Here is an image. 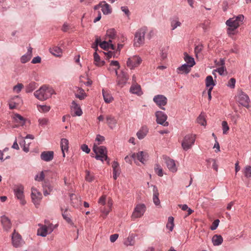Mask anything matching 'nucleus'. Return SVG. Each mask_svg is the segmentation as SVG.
<instances>
[{
  "label": "nucleus",
  "mask_w": 251,
  "mask_h": 251,
  "mask_svg": "<svg viewBox=\"0 0 251 251\" xmlns=\"http://www.w3.org/2000/svg\"><path fill=\"white\" fill-rule=\"evenodd\" d=\"M102 95L104 101L106 103H110L113 100L112 96L103 89L102 90Z\"/></svg>",
  "instance_id": "42"
},
{
  "label": "nucleus",
  "mask_w": 251,
  "mask_h": 251,
  "mask_svg": "<svg viewBox=\"0 0 251 251\" xmlns=\"http://www.w3.org/2000/svg\"><path fill=\"white\" fill-rule=\"evenodd\" d=\"M215 63L217 66H221V67H225V59L223 58H220L219 61H217L216 60L215 61Z\"/></svg>",
  "instance_id": "62"
},
{
  "label": "nucleus",
  "mask_w": 251,
  "mask_h": 251,
  "mask_svg": "<svg viewBox=\"0 0 251 251\" xmlns=\"http://www.w3.org/2000/svg\"><path fill=\"white\" fill-rule=\"evenodd\" d=\"M226 71V69H225V67H219L213 71V74L214 75V72H218L220 75H224V71Z\"/></svg>",
  "instance_id": "58"
},
{
  "label": "nucleus",
  "mask_w": 251,
  "mask_h": 251,
  "mask_svg": "<svg viewBox=\"0 0 251 251\" xmlns=\"http://www.w3.org/2000/svg\"><path fill=\"white\" fill-rule=\"evenodd\" d=\"M155 115L156 118V121L158 124L162 125L164 126H169V123L166 122L168 117L163 112L157 111L155 112Z\"/></svg>",
  "instance_id": "8"
},
{
  "label": "nucleus",
  "mask_w": 251,
  "mask_h": 251,
  "mask_svg": "<svg viewBox=\"0 0 251 251\" xmlns=\"http://www.w3.org/2000/svg\"><path fill=\"white\" fill-rule=\"evenodd\" d=\"M43 187V193L45 196L49 195L52 190V187L50 184L44 185Z\"/></svg>",
  "instance_id": "44"
},
{
  "label": "nucleus",
  "mask_w": 251,
  "mask_h": 251,
  "mask_svg": "<svg viewBox=\"0 0 251 251\" xmlns=\"http://www.w3.org/2000/svg\"><path fill=\"white\" fill-rule=\"evenodd\" d=\"M24 186L22 185H16L14 188V194L17 199L21 201V203L24 205L25 201L24 200Z\"/></svg>",
  "instance_id": "7"
},
{
  "label": "nucleus",
  "mask_w": 251,
  "mask_h": 251,
  "mask_svg": "<svg viewBox=\"0 0 251 251\" xmlns=\"http://www.w3.org/2000/svg\"><path fill=\"white\" fill-rule=\"evenodd\" d=\"M15 122L18 124V126H23L25 125L26 119H25L23 116L19 114H15L13 117Z\"/></svg>",
  "instance_id": "21"
},
{
  "label": "nucleus",
  "mask_w": 251,
  "mask_h": 251,
  "mask_svg": "<svg viewBox=\"0 0 251 251\" xmlns=\"http://www.w3.org/2000/svg\"><path fill=\"white\" fill-rule=\"evenodd\" d=\"M70 200L72 201V205L74 207H77L79 205V200L77 198L76 196L74 194H71L70 195Z\"/></svg>",
  "instance_id": "38"
},
{
  "label": "nucleus",
  "mask_w": 251,
  "mask_h": 251,
  "mask_svg": "<svg viewBox=\"0 0 251 251\" xmlns=\"http://www.w3.org/2000/svg\"><path fill=\"white\" fill-rule=\"evenodd\" d=\"M45 178L44 171L40 172L39 175H36L35 176V180L38 181H42Z\"/></svg>",
  "instance_id": "52"
},
{
  "label": "nucleus",
  "mask_w": 251,
  "mask_h": 251,
  "mask_svg": "<svg viewBox=\"0 0 251 251\" xmlns=\"http://www.w3.org/2000/svg\"><path fill=\"white\" fill-rule=\"evenodd\" d=\"M142 59L138 56H134L131 58H129L126 62L127 67L131 69L139 66L142 62Z\"/></svg>",
  "instance_id": "12"
},
{
  "label": "nucleus",
  "mask_w": 251,
  "mask_h": 251,
  "mask_svg": "<svg viewBox=\"0 0 251 251\" xmlns=\"http://www.w3.org/2000/svg\"><path fill=\"white\" fill-rule=\"evenodd\" d=\"M48 229L47 226H42L37 230V235L42 236L46 237L48 234Z\"/></svg>",
  "instance_id": "32"
},
{
  "label": "nucleus",
  "mask_w": 251,
  "mask_h": 251,
  "mask_svg": "<svg viewBox=\"0 0 251 251\" xmlns=\"http://www.w3.org/2000/svg\"><path fill=\"white\" fill-rule=\"evenodd\" d=\"M86 173V176H85V179L86 181L88 182H92L94 179V176L91 174L89 171L86 170L85 171Z\"/></svg>",
  "instance_id": "48"
},
{
  "label": "nucleus",
  "mask_w": 251,
  "mask_h": 251,
  "mask_svg": "<svg viewBox=\"0 0 251 251\" xmlns=\"http://www.w3.org/2000/svg\"><path fill=\"white\" fill-rule=\"evenodd\" d=\"M205 84L206 87L208 88L210 87H212V89L213 88V86L215 85V84L213 81V79L212 76L208 75L206 77Z\"/></svg>",
  "instance_id": "36"
},
{
  "label": "nucleus",
  "mask_w": 251,
  "mask_h": 251,
  "mask_svg": "<svg viewBox=\"0 0 251 251\" xmlns=\"http://www.w3.org/2000/svg\"><path fill=\"white\" fill-rule=\"evenodd\" d=\"M24 87V85L22 83H18L16 85L14 86L13 87V90L15 91L17 93H19L22 88Z\"/></svg>",
  "instance_id": "53"
},
{
  "label": "nucleus",
  "mask_w": 251,
  "mask_h": 251,
  "mask_svg": "<svg viewBox=\"0 0 251 251\" xmlns=\"http://www.w3.org/2000/svg\"><path fill=\"white\" fill-rule=\"evenodd\" d=\"M206 161L207 162H210L211 161H212L213 162V165H212V167L216 171H218V165H217V164L216 163V160L215 159H212V158H210V159H208L206 160Z\"/></svg>",
  "instance_id": "56"
},
{
  "label": "nucleus",
  "mask_w": 251,
  "mask_h": 251,
  "mask_svg": "<svg viewBox=\"0 0 251 251\" xmlns=\"http://www.w3.org/2000/svg\"><path fill=\"white\" fill-rule=\"evenodd\" d=\"M107 201V200L106 201V196L105 195H103L100 198L99 200V203L101 204L102 205L101 206H104L106 204Z\"/></svg>",
  "instance_id": "54"
},
{
  "label": "nucleus",
  "mask_w": 251,
  "mask_h": 251,
  "mask_svg": "<svg viewBox=\"0 0 251 251\" xmlns=\"http://www.w3.org/2000/svg\"><path fill=\"white\" fill-rule=\"evenodd\" d=\"M238 102L243 106L247 108L249 107L250 99L248 96L245 94L242 90L238 91L237 95Z\"/></svg>",
  "instance_id": "6"
},
{
  "label": "nucleus",
  "mask_w": 251,
  "mask_h": 251,
  "mask_svg": "<svg viewBox=\"0 0 251 251\" xmlns=\"http://www.w3.org/2000/svg\"><path fill=\"white\" fill-rule=\"evenodd\" d=\"M196 140L195 135L189 134L185 135L181 142L183 149L186 151L192 148Z\"/></svg>",
  "instance_id": "5"
},
{
  "label": "nucleus",
  "mask_w": 251,
  "mask_h": 251,
  "mask_svg": "<svg viewBox=\"0 0 251 251\" xmlns=\"http://www.w3.org/2000/svg\"><path fill=\"white\" fill-rule=\"evenodd\" d=\"M39 126L45 127L48 125L49 122V119L46 118H42L38 119Z\"/></svg>",
  "instance_id": "45"
},
{
  "label": "nucleus",
  "mask_w": 251,
  "mask_h": 251,
  "mask_svg": "<svg viewBox=\"0 0 251 251\" xmlns=\"http://www.w3.org/2000/svg\"><path fill=\"white\" fill-rule=\"evenodd\" d=\"M191 71V67L188 64H184L177 68L176 72L178 74H188Z\"/></svg>",
  "instance_id": "27"
},
{
  "label": "nucleus",
  "mask_w": 251,
  "mask_h": 251,
  "mask_svg": "<svg viewBox=\"0 0 251 251\" xmlns=\"http://www.w3.org/2000/svg\"><path fill=\"white\" fill-rule=\"evenodd\" d=\"M223 237L220 235L215 234L212 238V242L214 246H219L223 242Z\"/></svg>",
  "instance_id": "31"
},
{
  "label": "nucleus",
  "mask_w": 251,
  "mask_h": 251,
  "mask_svg": "<svg viewBox=\"0 0 251 251\" xmlns=\"http://www.w3.org/2000/svg\"><path fill=\"white\" fill-rule=\"evenodd\" d=\"M54 93L55 92L51 87L43 85L39 90L36 91L34 95L38 100H45L50 98Z\"/></svg>",
  "instance_id": "2"
},
{
  "label": "nucleus",
  "mask_w": 251,
  "mask_h": 251,
  "mask_svg": "<svg viewBox=\"0 0 251 251\" xmlns=\"http://www.w3.org/2000/svg\"><path fill=\"white\" fill-rule=\"evenodd\" d=\"M69 145V141L66 138H62L60 142V146L61 148V151L63 154V156L65 157V151H68Z\"/></svg>",
  "instance_id": "28"
},
{
  "label": "nucleus",
  "mask_w": 251,
  "mask_h": 251,
  "mask_svg": "<svg viewBox=\"0 0 251 251\" xmlns=\"http://www.w3.org/2000/svg\"><path fill=\"white\" fill-rule=\"evenodd\" d=\"M107 124L111 129L114 128L117 124V120L112 115H107L106 117Z\"/></svg>",
  "instance_id": "25"
},
{
  "label": "nucleus",
  "mask_w": 251,
  "mask_h": 251,
  "mask_svg": "<svg viewBox=\"0 0 251 251\" xmlns=\"http://www.w3.org/2000/svg\"><path fill=\"white\" fill-rule=\"evenodd\" d=\"M154 170L156 174L159 176H162L163 175V170L158 164H155Z\"/></svg>",
  "instance_id": "46"
},
{
  "label": "nucleus",
  "mask_w": 251,
  "mask_h": 251,
  "mask_svg": "<svg viewBox=\"0 0 251 251\" xmlns=\"http://www.w3.org/2000/svg\"><path fill=\"white\" fill-rule=\"evenodd\" d=\"M153 100L161 109L165 110L163 106L167 104L168 100L165 96L162 95H156L154 97Z\"/></svg>",
  "instance_id": "10"
},
{
  "label": "nucleus",
  "mask_w": 251,
  "mask_h": 251,
  "mask_svg": "<svg viewBox=\"0 0 251 251\" xmlns=\"http://www.w3.org/2000/svg\"><path fill=\"white\" fill-rule=\"evenodd\" d=\"M50 52L55 56H60L62 54V50L58 47H54L50 49Z\"/></svg>",
  "instance_id": "33"
},
{
  "label": "nucleus",
  "mask_w": 251,
  "mask_h": 251,
  "mask_svg": "<svg viewBox=\"0 0 251 251\" xmlns=\"http://www.w3.org/2000/svg\"><path fill=\"white\" fill-rule=\"evenodd\" d=\"M149 131L148 127L146 126H143L137 132V136L139 139H143L147 134Z\"/></svg>",
  "instance_id": "24"
},
{
  "label": "nucleus",
  "mask_w": 251,
  "mask_h": 251,
  "mask_svg": "<svg viewBox=\"0 0 251 251\" xmlns=\"http://www.w3.org/2000/svg\"><path fill=\"white\" fill-rule=\"evenodd\" d=\"M128 79L127 74L124 71H122L121 74L118 75L117 83L118 85H124L126 83Z\"/></svg>",
  "instance_id": "19"
},
{
  "label": "nucleus",
  "mask_w": 251,
  "mask_h": 251,
  "mask_svg": "<svg viewBox=\"0 0 251 251\" xmlns=\"http://www.w3.org/2000/svg\"><path fill=\"white\" fill-rule=\"evenodd\" d=\"M75 89L77 92V93L75 94L76 98L79 99L80 100H83L87 97V95L83 89L78 87H75Z\"/></svg>",
  "instance_id": "26"
},
{
  "label": "nucleus",
  "mask_w": 251,
  "mask_h": 251,
  "mask_svg": "<svg viewBox=\"0 0 251 251\" xmlns=\"http://www.w3.org/2000/svg\"><path fill=\"white\" fill-rule=\"evenodd\" d=\"M53 154L54 153L52 151H45L41 153V158L45 161L49 162L52 160Z\"/></svg>",
  "instance_id": "18"
},
{
  "label": "nucleus",
  "mask_w": 251,
  "mask_h": 251,
  "mask_svg": "<svg viewBox=\"0 0 251 251\" xmlns=\"http://www.w3.org/2000/svg\"><path fill=\"white\" fill-rule=\"evenodd\" d=\"M41 61V58L40 56H37L36 57H34L31 63L33 64L39 63Z\"/></svg>",
  "instance_id": "64"
},
{
  "label": "nucleus",
  "mask_w": 251,
  "mask_h": 251,
  "mask_svg": "<svg viewBox=\"0 0 251 251\" xmlns=\"http://www.w3.org/2000/svg\"><path fill=\"white\" fill-rule=\"evenodd\" d=\"M94 59L95 64L97 66H101L105 63L104 61L100 60V56L97 52H95L94 53Z\"/></svg>",
  "instance_id": "37"
},
{
  "label": "nucleus",
  "mask_w": 251,
  "mask_h": 251,
  "mask_svg": "<svg viewBox=\"0 0 251 251\" xmlns=\"http://www.w3.org/2000/svg\"><path fill=\"white\" fill-rule=\"evenodd\" d=\"M148 157V153L143 151H139L136 154L134 153L131 155V157L133 159H135L136 157L137 159L143 164H145Z\"/></svg>",
  "instance_id": "16"
},
{
  "label": "nucleus",
  "mask_w": 251,
  "mask_h": 251,
  "mask_svg": "<svg viewBox=\"0 0 251 251\" xmlns=\"http://www.w3.org/2000/svg\"><path fill=\"white\" fill-rule=\"evenodd\" d=\"M32 48L30 47H28L27 51L26 54H24L21 57V62L22 63H25L28 62L32 57Z\"/></svg>",
  "instance_id": "22"
},
{
  "label": "nucleus",
  "mask_w": 251,
  "mask_h": 251,
  "mask_svg": "<svg viewBox=\"0 0 251 251\" xmlns=\"http://www.w3.org/2000/svg\"><path fill=\"white\" fill-rule=\"evenodd\" d=\"M12 241L13 246L15 248L21 247L24 243L21 236L16 232V230H14L12 234Z\"/></svg>",
  "instance_id": "13"
},
{
  "label": "nucleus",
  "mask_w": 251,
  "mask_h": 251,
  "mask_svg": "<svg viewBox=\"0 0 251 251\" xmlns=\"http://www.w3.org/2000/svg\"><path fill=\"white\" fill-rule=\"evenodd\" d=\"M100 38L99 37L97 36L95 43L92 46V48L95 49V52H97L98 50V45H99L100 42Z\"/></svg>",
  "instance_id": "55"
},
{
  "label": "nucleus",
  "mask_w": 251,
  "mask_h": 251,
  "mask_svg": "<svg viewBox=\"0 0 251 251\" xmlns=\"http://www.w3.org/2000/svg\"><path fill=\"white\" fill-rule=\"evenodd\" d=\"M146 206L144 204H138L134 208L132 214V218H138L142 217L146 211Z\"/></svg>",
  "instance_id": "9"
},
{
  "label": "nucleus",
  "mask_w": 251,
  "mask_h": 251,
  "mask_svg": "<svg viewBox=\"0 0 251 251\" xmlns=\"http://www.w3.org/2000/svg\"><path fill=\"white\" fill-rule=\"evenodd\" d=\"M184 59L186 62V64H188L191 68L195 64V61L193 57L189 56L186 52H184Z\"/></svg>",
  "instance_id": "30"
},
{
  "label": "nucleus",
  "mask_w": 251,
  "mask_h": 251,
  "mask_svg": "<svg viewBox=\"0 0 251 251\" xmlns=\"http://www.w3.org/2000/svg\"><path fill=\"white\" fill-rule=\"evenodd\" d=\"M153 187V201L156 205H159L160 204V201L158 198L159 193L158 189L155 185H151Z\"/></svg>",
  "instance_id": "23"
},
{
  "label": "nucleus",
  "mask_w": 251,
  "mask_h": 251,
  "mask_svg": "<svg viewBox=\"0 0 251 251\" xmlns=\"http://www.w3.org/2000/svg\"><path fill=\"white\" fill-rule=\"evenodd\" d=\"M82 110L79 106L75 101L72 102V113L73 116H80L82 115Z\"/></svg>",
  "instance_id": "20"
},
{
  "label": "nucleus",
  "mask_w": 251,
  "mask_h": 251,
  "mask_svg": "<svg viewBox=\"0 0 251 251\" xmlns=\"http://www.w3.org/2000/svg\"><path fill=\"white\" fill-rule=\"evenodd\" d=\"M163 158L165 161L167 168L170 171L173 173L177 171V168L174 159L170 158L166 155H163Z\"/></svg>",
  "instance_id": "14"
},
{
  "label": "nucleus",
  "mask_w": 251,
  "mask_h": 251,
  "mask_svg": "<svg viewBox=\"0 0 251 251\" xmlns=\"http://www.w3.org/2000/svg\"><path fill=\"white\" fill-rule=\"evenodd\" d=\"M236 82V80L234 78H231L228 82L227 86L234 88L235 87V84Z\"/></svg>",
  "instance_id": "59"
},
{
  "label": "nucleus",
  "mask_w": 251,
  "mask_h": 251,
  "mask_svg": "<svg viewBox=\"0 0 251 251\" xmlns=\"http://www.w3.org/2000/svg\"><path fill=\"white\" fill-rule=\"evenodd\" d=\"M93 151L96 153L95 157L97 160H100L102 162L103 161L104 159L105 160H109L107 155V151L105 147L103 146L98 147L94 144ZM108 163H109V161H108Z\"/></svg>",
  "instance_id": "3"
},
{
  "label": "nucleus",
  "mask_w": 251,
  "mask_h": 251,
  "mask_svg": "<svg viewBox=\"0 0 251 251\" xmlns=\"http://www.w3.org/2000/svg\"><path fill=\"white\" fill-rule=\"evenodd\" d=\"M37 88V84L35 82L29 83L25 87L26 93H30Z\"/></svg>",
  "instance_id": "39"
},
{
  "label": "nucleus",
  "mask_w": 251,
  "mask_h": 251,
  "mask_svg": "<svg viewBox=\"0 0 251 251\" xmlns=\"http://www.w3.org/2000/svg\"><path fill=\"white\" fill-rule=\"evenodd\" d=\"M106 36L109 38V40H111L112 42V40L115 39L116 37L115 29L114 28H110L107 30L106 31Z\"/></svg>",
  "instance_id": "34"
},
{
  "label": "nucleus",
  "mask_w": 251,
  "mask_h": 251,
  "mask_svg": "<svg viewBox=\"0 0 251 251\" xmlns=\"http://www.w3.org/2000/svg\"><path fill=\"white\" fill-rule=\"evenodd\" d=\"M222 125L223 130V134H226L227 131L229 130V127L228 126L227 123L226 121H223Z\"/></svg>",
  "instance_id": "57"
},
{
  "label": "nucleus",
  "mask_w": 251,
  "mask_h": 251,
  "mask_svg": "<svg viewBox=\"0 0 251 251\" xmlns=\"http://www.w3.org/2000/svg\"><path fill=\"white\" fill-rule=\"evenodd\" d=\"M181 25V23L178 20L177 18L176 20H174L171 22V26L172 27V30L175 29L177 26H179Z\"/></svg>",
  "instance_id": "51"
},
{
  "label": "nucleus",
  "mask_w": 251,
  "mask_h": 251,
  "mask_svg": "<svg viewBox=\"0 0 251 251\" xmlns=\"http://www.w3.org/2000/svg\"><path fill=\"white\" fill-rule=\"evenodd\" d=\"M113 205L112 200L109 198L107 200L106 204L100 207V210L102 213V217L105 218L111 210L112 206Z\"/></svg>",
  "instance_id": "15"
},
{
  "label": "nucleus",
  "mask_w": 251,
  "mask_h": 251,
  "mask_svg": "<svg viewBox=\"0 0 251 251\" xmlns=\"http://www.w3.org/2000/svg\"><path fill=\"white\" fill-rule=\"evenodd\" d=\"M102 5L101 6V11L103 14L108 15L111 13L112 10L110 5L105 1H102Z\"/></svg>",
  "instance_id": "29"
},
{
  "label": "nucleus",
  "mask_w": 251,
  "mask_h": 251,
  "mask_svg": "<svg viewBox=\"0 0 251 251\" xmlns=\"http://www.w3.org/2000/svg\"><path fill=\"white\" fill-rule=\"evenodd\" d=\"M168 47H165L162 48L161 50L160 56L162 59H165L167 57Z\"/></svg>",
  "instance_id": "49"
},
{
  "label": "nucleus",
  "mask_w": 251,
  "mask_h": 251,
  "mask_svg": "<svg viewBox=\"0 0 251 251\" xmlns=\"http://www.w3.org/2000/svg\"><path fill=\"white\" fill-rule=\"evenodd\" d=\"M219 222H220L219 220H218V219L215 220L213 222L212 225L210 227V229L212 230H214L216 229L219 225Z\"/></svg>",
  "instance_id": "60"
},
{
  "label": "nucleus",
  "mask_w": 251,
  "mask_h": 251,
  "mask_svg": "<svg viewBox=\"0 0 251 251\" xmlns=\"http://www.w3.org/2000/svg\"><path fill=\"white\" fill-rule=\"evenodd\" d=\"M147 27H143L138 30L135 34L134 39V45L135 47H139L143 44L145 41V35L146 33Z\"/></svg>",
  "instance_id": "4"
},
{
  "label": "nucleus",
  "mask_w": 251,
  "mask_h": 251,
  "mask_svg": "<svg viewBox=\"0 0 251 251\" xmlns=\"http://www.w3.org/2000/svg\"><path fill=\"white\" fill-rule=\"evenodd\" d=\"M81 149L82 150V151L85 152L87 153H88L90 151V149L88 148V146L86 144H83L81 146Z\"/></svg>",
  "instance_id": "63"
},
{
  "label": "nucleus",
  "mask_w": 251,
  "mask_h": 251,
  "mask_svg": "<svg viewBox=\"0 0 251 251\" xmlns=\"http://www.w3.org/2000/svg\"><path fill=\"white\" fill-rule=\"evenodd\" d=\"M197 122L201 126H205L206 125V121L205 117L202 113H201L197 119Z\"/></svg>",
  "instance_id": "41"
},
{
  "label": "nucleus",
  "mask_w": 251,
  "mask_h": 251,
  "mask_svg": "<svg viewBox=\"0 0 251 251\" xmlns=\"http://www.w3.org/2000/svg\"><path fill=\"white\" fill-rule=\"evenodd\" d=\"M130 91L133 94L140 95L141 92V87L139 85H132L130 89Z\"/></svg>",
  "instance_id": "40"
},
{
  "label": "nucleus",
  "mask_w": 251,
  "mask_h": 251,
  "mask_svg": "<svg viewBox=\"0 0 251 251\" xmlns=\"http://www.w3.org/2000/svg\"><path fill=\"white\" fill-rule=\"evenodd\" d=\"M134 238L135 236L133 234H129L126 240L124 242L125 245L126 246L134 245L135 243Z\"/></svg>",
  "instance_id": "35"
},
{
  "label": "nucleus",
  "mask_w": 251,
  "mask_h": 251,
  "mask_svg": "<svg viewBox=\"0 0 251 251\" xmlns=\"http://www.w3.org/2000/svg\"><path fill=\"white\" fill-rule=\"evenodd\" d=\"M109 43H112L111 40H108V41H104L101 42L100 41L99 46L104 50H107L109 48Z\"/></svg>",
  "instance_id": "43"
},
{
  "label": "nucleus",
  "mask_w": 251,
  "mask_h": 251,
  "mask_svg": "<svg viewBox=\"0 0 251 251\" xmlns=\"http://www.w3.org/2000/svg\"><path fill=\"white\" fill-rule=\"evenodd\" d=\"M63 218L66 221V222L69 224H73V223L72 221V220L69 217V214L67 212V209H66L65 211L62 213V214Z\"/></svg>",
  "instance_id": "47"
},
{
  "label": "nucleus",
  "mask_w": 251,
  "mask_h": 251,
  "mask_svg": "<svg viewBox=\"0 0 251 251\" xmlns=\"http://www.w3.org/2000/svg\"><path fill=\"white\" fill-rule=\"evenodd\" d=\"M244 174L246 177H251V166H247L244 169Z\"/></svg>",
  "instance_id": "50"
},
{
  "label": "nucleus",
  "mask_w": 251,
  "mask_h": 251,
  "mask_svg": "<svg viewBox=\"0 0 251 251\" xmlns=\"http://www.w3.org/2000/svg\"><path fill=\"white\" fill-rule=\"evenodd\" d=\"M1 222L3 229L5 231H8L11 227V223L10 219L5 216L1 217Z\"/></svg>",
  "instance_id": "17"
},
{
  "label": "nucleus",
  "mask_w": 251,
  "mask_h": 251,
  "mask_svg": "<svg viewBox=\"0 0 251 251\" xmlns=\"http://www.w3.org/2000/svg\"><path fill=\"white\" fill-rule=\"evenodd\" d=\"M244 20V16L242 14L234 16L227 20L226 23V25L228 26L227 34L229 35L235 34L236 29L243 24Z\"/></svg>",
  "instance_id": "1"
},
{
  "label": "nucleus",
  "mask_w": 251,
  "mask_h": 251,
  "mask_svg": "<svg viewBox=\"0 0 251 251\" xmlns=\"http://www.w3.org/2000/svg\"><path fill=\"white\" fill-rule=\"evenodd\" d=\"M31 190V196L32 202L36 207H37V206L39 205L41 200L42 199V194L35 188H32Z\"/></svg>",
  "instance_id": "11"
},
{
  "label": "nucleus",
  "mask_w": 251,
  "mask_h": 251,
  "mask_svg": "<svg viewBox=\"0 0 251 251\" xmlns=\"http://www.w3.org/2000/svg\"><path fill=\"white\" fill-rule=\"evenodd\" d=\"M203 49V46L202 45H198L195 48V53L197 56L198 54L200 53Z\"/></svg>",
  "instance_id": "61"
}]
</instances>
